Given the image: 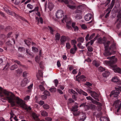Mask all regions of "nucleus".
<instances>
[{
    "label": "nucleus",
    "instance_id": "nucleus-17",
    "mask_svg": "<svg viewBox=\"0 0 121 121\" xmlns=\"http://www.w3.org/2000/svg\"><path fill=\"white\" fill-rule=\"evenodd\" d=\"M31 115L33 118L35 120H37L38 119L39 115H37L35 113L33 112Z\"/></svg>",
    "mask_w": 121,
    "mask_h": 121
},
{
    "label": "nucleus",
    "instance_id": "nucleus-25",
    "mask_svg": "<svg viewBox=\"0 0 121 121\" xmlns=\"http://www.w3.org/2000/svg\"><path fill=\"white\" fill-rule=\"evenodd\" d=\"M100 120L101 121H108V118L106 117H100Z\"/></svg>",
    "mask_w": 121,
    "mask_h": 121
},
{
    "label": "nucleus",
    "instance_id": "nucleus-34",
    "mask_svg": "<svg viewBox=\"0 0 121 121\" xmlns=\"http://www.w3.org/2000/svg\"><path fill=\"white\" fill-rule=\"evenodd\" d=\"M91 101L92 103L94 104L99 105H100V104L99 102L96 101L92 99Z\"/></svg>",
    "mask_w": 121,
    "mask_h": 121
},
{
    "label": "nucleus",
    "instance_id": "nucleus-36",
    "mask_svg": "<svg viewBox=\"0 0 121 121\" xmlns=\"http://www.w3.org/2000/svg\"><path fill=\"white\" fill-rule=\"evenodd\" d=\"M115 0H112L110 7H109L110 8L111 10L113 7L114 4L115 3Z\"/></svg>",
    "mask_w": 121,
    "mask_h": 121
},
{
    "label": "nucleus",
    "instance_id": "nucleus-64",
    "mask_svg": "<svg viewBox=\"0 0 121 121\" xmlns=\"http://www.w3.org/2000/svg\"><path fill=\"white\" fill-rule=\"evenodd\" d=\"M77 72L78 71L77 69H74L73 70L72 73L73 74H75L77 73Z\"/></svg>",
    "mask_w": 121,
    "mask_h": 121
},
{
    "label": "nucleus",
    "instance_id": "nucleus-60",
    "mask_svg": "<svg viewBox=\"0 0 121 121\" xmlns=\"http://www.w3.org/2000/svg\"><path fill=\"white\" fill-rule=\"evenodd\" d=\"M45 119L47 121H51L52 120V118L49 117H46L45 118Z\"/></svg>",
    "mask_w": 121,
    "mask_h": 121
},
{
    "label": "nucleus",
    "instance_id": "nucleus-37",
    "mask_svg": "<svg viewBox=\"0 0 121 121\" xmlns=\"http://www.w3.org/2000/svg\"><path fill=\"white\" fill-rule=\"evenodd\" d=\"M98 43H103V42L104 41L103 39H102L101 38H98L97 40Z\"/></svg>",
    "mask_w": 121,
    "mask_h": 121
},
{
    "label": "nucleus",
    "instance_id": "nucleus-3",
    "mask_svg": "<svg viewBox=\"0 0 121 121\" xmlns=\"http://www.w3.org/2000/svg\"><path fill=\"white\" fill-rule=\"evenodd\" d=\"M74 3L73 4V5L75 6L76 7L74 9L76 8L78 9L76 10L75 12V14L76 15L75 18L77 20L80 19L82 18V16H81L82 12L81 10L84 8V6L83 4H82L79 5L76 7L75 5H74Z\"/></svg>",
    "mask_w": 121,
    "mask_h": 121
},
{
    "label": "nucleus",
    "instance_id": "nucleus-12",
    "mask_svg": "<svg viewBox=\"0 0 121 121\" xmlns=\"http://www.w3.org/2000/svg\"><path fill=\"white\" fill-rule=\"evenodd\" d=\"M92 17V15L91 13L87 14L85 17V20L88 21L90 20Z\"/></svg>",
    "mask_w": 121,
    "mask_h": 121
},
{
    "label": "nucleus",
    "instance_id": "nucleus-38",
    "mask_svg": "<svg viewBox=\"0 0 121 121\" xmlns=\"http://www.w3.org/2000/svg\"><path fill=\"white\" fill-rule=\"evenodd\" d=\"M4 10L9 15H11L12 13L8 9H7L6 8H4Z\"/></svg>",
    "mask_w": 121,
    "mask_h": 121
},
{
    "label": "nucleus",
    "instance_id": "nucleus-47",
    "mask_svg": "<svg viewBox=\"0 0 121 121\" xmlns=\"http://www.w3.org/2000/svg\"><path fill=\"white\" fill-rule=\"evenodd\" d=\"M27 7L29 9H32L33 8V6L31 5L30 4H28L27 5Z\"/></svg>",
    "mask_w": 121,
    "mask_h": 121
},
{
    "label": "nucleus",
    "instance_id": "nucleus-10",
    "mask_svg": "<svg viewBox=\"0 0 121 121\" xmlns=\"http://www.w3.org/2000/svg\"><path fill=\"white\" fill-rule=\"evenodd\" d=\"M63 11L61 10H58L56 12V17L58 18H61L64 15Z\"/></svg>",
    "mask_w": 121,
    "mask_h": 121
},
{
    "label": "nucleus",
    "instance_id": "nucleus-19",
    "mask_svg": "<svg viewBox=\"0 0 121 121\" xmlns=\"http://www.w3.org/2000/svg\"><path fill=\"white\" fill-rule=\"evenodd\" d=\"M25 1V0H15L13 3L15 4L18 5L20 3H22Z\"/></svg>",
    "mask_w": 121,
    "mask_h": 121
},
{
    "label": "nucleus",
    "instance_id": "nucleus-11",
    "mask_svg": "<svg viewBox=\"0 0 121 121\" xmlns=\"http://www.w3.org/2000/svg\"><path fill=\"white\" fill-rule=\"evenodd\" d=\"M29 82V81L27 78H24L22 81L21 85L23 87L25 86Z\"/></svg>",
    "mask_w": 121,
    "mask_h": 121
},
{
    "label": "nucleus",
    "instance_id": "nucleus-20",
    "mask_svg": "<svg viewBox=\"0 0 121 121\" xmlns=\"http://www.w3.org/2000/svg\"><path fill=\"white\" fill-rule=\"evenodd\" d=\"M36 21L38 22V24L39 23L40 21L41 23L43 24V20L42 18L41 17H40L39 18L38 17H36L35 18Z\"/></svg>",
    "mask_w": 121,
    "mask_h": 121
},
{
    "label": "nucleus",
    "instance_id": "nucleus-63",
    "mask_svg": "<svg viewBox=\"0 0 121 121\" xmlns=\"http://www.w3.org/2000/svg\"><path fill=\"white\" fill-rule=\"evenodd\" d=\"M95 35V34L94 33L91 35L89 38V40L92 39L94 37Z\"/></svg>",
    "mask_w": 121,
    "mask_h": 121
},
{
    "label": "nucleus",
    "instance_id": "nucleus-2",
    "mask_svg": "<svg viewBox=\"0 0 121 121\" xmlns=\"http://www.w3.org/2000/svg\"><path fill=\"white\" fill-rule=\"evenodd\" d=\"M110 42L108 41L105 43H104L105 50L104 53V55L106 56L110 55L112 53H115V50L116 49L115 45L113 44L111 46L110 48H108V46L110 44Z\"/></svg>",
    "mask_w": 121,
    "mask_h": 121
},
{
    "label": "nucleus",
    "instance_id": "nucleus-51",
    "mask_svg": "<svg viewBox=\"0 0 121 121\" xmlns=\"http://www.w3.org/2000/svg\"><path fill=\"white\" fill-rule=\"evenodd\" d=\"M105 70V69L102 67H100L99 68V71L102 72Z\"/></svg>",
    "mask_w": 121,
    "mask_h": 121
},
{
    "label": "nucleus",
    "instance_id": "nucleus-61",
    "mask_svg": "<svg viewBox=\"0 0 121 121\" xmlns=\"http://www.w3.org/2000/svg\"><path fill=\"white\" fill-rule=\"evenodd\" d=\"M24 41L25 42L27 46H28V45L30 44V42L28 40H25Z\"/></svg>",
    "mask_w": 121,
    "mask_h": 121
},
{
    "label": "nucleus",
    "instance_id": "nucleus-1",
    "mask_svg": "<svg viewBox=\"0 0 121 121\" xmlns=\"http://www.w3.org/2000/svg\"><path fill=\"white\" fill-rule=\"evenodd\" d=\"M0 96L4 97L10 103L12 106L15 105L16 104L21 107L27 110H30L31 108L28 107L24 103L23 100L18 97H15L12 92L6 90H2V88L0 87Z\"/></svg>",
    "mask_w": 121,
    "mask_h": 121
},
{
    "label": "nucleus",
    "instance_id": "nucleus-32",
    "mask_svg": "<svg viewBox=\"0 0 121 121\" xmlns=\"http://www.w3.org/2000/svg\"><path fill=\"white\" fill-rule=\"evenodd\" d=\"M111 10L109 8H108L106 10V12L108 11V13L106 14L105 16V17L106 18H107L109 14L110 13L111 11Z\"/></svg>",
    "mask_w": 121,
    "mask_h": 121
},
{
    "label": "nucleus",
    "instance_id": "nucleus-48",
    "mask_svg": "<svg viewBox=\"0 0 121 121\" xmlns=\"http://www.w3.org/2000/svg\"><path fill=\"white\" fill-rule=\"evenodd\" d=\"M86 118V116L85 115H84L83 116L82 118H81L80 120V121H84Z\"/></svg>",
    "mask_w": 121,
    "mask_h": 121
},
{
    "label": "nucleus",
    "instance_id": "nucleus-54",
    "mask_svg": "<svg viewBox=\"0 0 121 121\" xmlns=\"http://www.w3.org/2000/svg\"><path fill=\"white\" fill-rule=\"evenodd\" d=\"M30 97L28 95H27L25 97L24 99L25 100L28 101L30 99Z\"/></svg>",
    "mask_w": 121,
    "mask_h": 121
},
{
    "label": "nucleus",
    "instance_id": "nucleus-29",
    "mask_svg": "<svg viewBox=\"0 0 121 121\" xmlns=\"http://www.w3.org/2000/svg\"><path fill=\"white\" fill-rule=\"evenodd\" d=\"M33 85V84H31L28 87V90L27 91L28 92H30L31 91Z\"/></svg>",
    "mask_w": 121,
    "mask_h": 121
},
{
    "label": "nucleus",
    "instance_id": "nucleus-53",
    "mask_svg": "<svg viewBox=\"0 0 121 121\" xmlns=\"http://www.w3.org/2000/svg\"><path fill=\"white\" fill-rule=\"evenodd\" d=\"M82 28L83 29H86L87 28L85 24H82L81 25Z\"/></svg>",
    "mask_w": 121,
    "mask_h": 121
},
{
    "label": "nucleus",
    "instance_id": "nucleus-41",
    "mask_svg": "<svg viewBox=\"0 0 121 121\" xmlns=\"http://www.w3.org/2000/svg\"><path fill=\"white\" fill-rule=\"evenodd\" d=\"M35 61L39 63L40 61V56H37L35 58Z\"/></svg>",
    "mask_w": 121,
    "mask_h": 121
},
{
    "label": "nucleus",
    "instance_id": "nucleus-56",
    "mask_svg": "<svg viewBox=\"0 0 121 121\" xmlns=\"http://www.w3.org/2000/svg\"><path fill=\"white\" fill-rule=\"evenodd\" d=\"M22 72V71L21 69H18L16 71V72L17 73H21Z\"/></svg>",
    "mask_w": 121,
    "mask_h": 121
},
{
    "label": "nucleus",
    "instance_id": "nucleus-33",
    "mask_svg": "<svg viewBox=\"0 0 121 121\" xmlns=\"http://www.w3.org/2000/svg\"><path fill=\"white\" fill-rule=\"evenodd\" d=\"M41 114L43 116H47L48 115V113L45 111H43L41 112Z\"/></svg>",
    "mask_w": 121,
    "mask_h": 121
},
{
    "label": "nucleus",
    "instance_id": "nucleus-22",
    "mask_svg": "<svg viewBox=\"0 0 121 121\" xmlns=\"http://www.w3.org/2000/svg\"><path fill=\"white\" fill-rule=\"evenodd\" d=\"M54 7L53 4L52 3L49 2L48 4V8L50 10H51Z\"/></svg>",
    "mask_w": 121,
    "mask_h": 121
},
{
    "label": "nucleus",
    "instance_id": "nucleus-8",
    "mask_svg": "<svg viewBox=\"0 0 121 121\" xmlns=\"http://www.w3.org/2000/svg\"><path fill=\"white\" fill-rule=\"evenodd\" d=\"M114 105L115 106L116 108H118L117 112H118L121 106V102L119 100H118L114 102Z\"/></svg>",
    "mask_w": 121,
    "mask_h": 121
},
{
    "label": "nucleus",
    "instance_id": "nucleus-50",
    "mask_svg": "<svg viewBox=\"0 0 121 121\" xmlns=\"http://www.w3.org/2000/svg\"><path fill=\"white\" fill-rule=\"evenodd\" d=\"M76 91L79 94H82V92L83 91L82 90H79L78 89H77Z\"/></svg>",
    "mask_w": 121,
    "mask_h": 121
},
{
    "label": "nucleus",
    "instance_id": "nucleus-27",
    "mask_svg": "<svg viewBox=\"0 0 121 121\" xmlns=\"http://www.w3.org/2000/svg\"><path fill=\"white\" fill-rule=\"evenodd\" d=\"M84 107L86 110H87V109H89V106L87 105H86V104L85 103H83L81 104L80 106V107Z\"/></svg>",
    "mask_w": 121,
    "mask_h": 121
},
{
    "label": "nucleus",
    "instance_id": "nucleus-44",
    "mask_svg": "<svg viewBox=\"0 0 121 121\" xmlns=\"http://www.w3.org/2000/svg\"><path fill=\"white\" fill-rule=\"evenodd\" d=\"M66 47L67 49H69L71 47L70 43H66Z\"/></svg>",
    "mask_w": 121,
    "mask_h": 121
},
{
    "label": "nucleus",
    "instance_id": "nucleus-14",
    "mask_svg": "<svg viewBox=\"0 0 121 121\" xmlns=\"http://www.w3.org/2000/svg\"><path fill=\"white\" fill-rule=\"evenodd\" d=\"M66 39L67 38L64 35L62 36L60 40L61 44L62 45L66 41Z\"/></svg>",
    "mask_w": 121,
    "mask_h": 121
},
{
    "label": "nucleus",
    "instance_id": "nucleus-13",
    "mask_svg": "<svg viewBox=\"0 0 121 121\" xmlns=\"http://www.w3.org/2000/svg\"><path fill=\"white\" fill-rule=\"evenodd\" d=\"M86 78L85 76L84 75H82L79 77L78 79H77V80L78 82H80V80L83 81H85L86 80Z\"/></svg>",
    "mask_w": 121,
    "mask_h": 121
},
{
    "label": "nucleus",
    "instance_id": "nucleus-4",
    "mask_svg": "<svg viewBox=\"0 0 121 121\" xmlns=\"http://www.w3.org/2000/svg\"><path fill=\"white\" fill-rule=\"evenodd\" d=\"M107 59L110 60L109 61L105 60V63L108 65H109L112 67V65H114V64L116 63L117 61V59L116 58L115 56H112L110 57L107 58Z\"/></svg>",
    "mask_w": 121,
    "mask_h": 121
},
{
    "label": "nucleus",
    "instance_id": "nucleus-55",
    "mask_svg": "<svg viewBox=\"0 0 121 121\" xmlns=\"http://www.w3.org/2000/svg\"><path fill=\"white\" fill-rule=\"evenodd\" d=\"M78 95V94H73V95H72V98H73L74 99H75V100H76V99H77V95Z\"/></svg>",
    "mask_w": 121,
    "mask_h": 121
},
{
    "label": "nucleus",
    "instance_id": "nucleus-16",
    "mask_svg": "<svg viewBox=\"0 0 121 121\" xmlns=\"http://www.w3.org/2000/svg\"><path fill=\"white\" fill-rule=\"evenodd\" d=\"M73 48H71L70 50V53L71 54H74L76 52L77 50V48L76 45H74L73 46Z\"/></svg>",
    "mask_w": 121,
    "mask_h": 121
},
{
    "label": "nucleus",
    "instance_id": "nucleus-26",
    "mask_svg": "<svg viewBox=\"0 0 121 121\" xmlns=\"http://www.w3.org/2000/svg\"><path fill=\"white\" fill-rule=\"evenodd\" d=\"M60 38V34L57 33L55 35V40L59 41Z\"/></svg>",
    "mask_w": 121,
    "mask_h": 121
},
{
    "label": "nucleus",
    "instance_id": "nucleus-5",
    "mask_svg": "<svg viewBox=\"0 0 121 121\" xmlns=\"http://www.w3.org/2000/svg\"><path fill=\"white\" fill-rule=\"evenodd\" d=\"M61 21L63 23H64V21L66 23V27L68 29H71V21L70 19L67 18V17L65 16L64 17L63 19Z\"/></svg>",
    "mask_w": 121,
    "mask_h": 121
},
{
    "label": "nucleus",
    "instance_id": "nucleus-24",
    "mask_svg": "<svg viewBox=\"0 0 121 121\" xmlns=\"http://www.w3.org/2000/svg\"><path fill=\"white\" fill-rule=\"evenodd\" d=\"M91 96L93 98L95 99L96 97L98 96V95L94 91H92L91 93Z\"/></svg>",
    "mask_w": 121,
    "mask_h": 121
},
{
    "label": "nucleus",
    "instance_id": "nucleus-57",
    "mask_svg": "<svg viewBox=\"0 0 121 121\" xmlns=\"http://www.w3.org/2000/svg\"><path fill=\"white\" fill-rule=\"evenodd\" d=\"M42 99H46L47 97L46 95H44V94L42 95L41 96Z\"/></svg>",
    "mask_w": 121,
    "mask_h": 121
},
{
    "label": "nucleus",
    "instance_id": "nucleus-39",
    "mask_svg": "<svg viewBox=\"0 0 121 121\" xmlns=\"http://www.w3.org/2000/svg\"><path fill=\"white\" fill-rule=\"evenodd\" d=\"M78 46L79 48L81 49H83L85 47L83 46L82 45V44L81 43H79L78 44Z\"/></svg>",
    "mask_w": 121,
    "mask_h": 121
},
{
    "label": "nucleus",
    "instance_id": "nucleus-7",
    "mask_svg": "<svg viewBox=\"0 0 121 121\" xmlns=\"http://www.w3.org/2000/svg\"><path fill=\"white\" fill-rule=\"evenodd\" d=\"M115 88V90L111 92V95H113V96L116 99H118V95L120 93L119 91H121V88L120 87H118L117 88Z\"/></svg>",
    "mask_w": 121,
    "mask_h": 121
},
{
    "label": "nucleus",
    "instance_id": "nucleus-35",
    "mask_svg": "<svg viewBox=\"0 0 121 121\" xmlns=\"http://www.w3.org/2000/svg\"><path fill=\"white\" fill-rule=\"evenodd\" d=\"M49 90L51 92L54 93L56 92V89L54 87H52Z\"/></svg>",
    "mask_w": 121,
    "mask_h": 121
},
{
    "label": "nucleus",
    "instance_id": "nucleus-62",
    "mask_svg": "<svg viewBox=\"0 0 121 121\" xmlns=\"http://www.w3.org/2000/svg\"><path fill=\"white\" fill-rule=\"evenodd\" d=\"M117 17L118 18V19L117 20V21H118L119 20V19L121 18V13H119L117 16Z\"/></svg>",
    "mask_w": 121,
    "mask_h": 121
},
{
    "label": "nucleus",
    "instance_id": "nucleus-45",
    "mask_svg": "<svg viewBox=\"0 0 121 121\" xmlns=\"http://www.w3.org/2000/svg\"><path fill=\"white\" fill-rule=\"evenodd\" d=\"M32 51L35 52H36L38 51V49L36 48L33 47H32Z\"/></svg>",
    "mask_w": 121,
    "mask_h": 121
},
{
    "label": "nucleus",
    "instance_id": "nucleus-43",
    "mask_svg": "<svg viewBox=\"0 0 121 121\" xmlns=\"http://www.w3.org/2000/svg\"><path fill=\"white\" fill-rule=\"evenodd\" d=\"M43 93L44 94L46 95L47 96H50V95L49 92L48 91H44Z\"/></svg>",
    "mask_w": 121,
    "mask_h": 121
},
{
    "label": "nucleus",
    "instance_id": "nucleus-21",
    "mask_svg": "<svg viewBox=\"0 0 121 121\" xmlns=\"http://www.w3.org/2000/svg\"><path fill=\"white\" fill-rule=\"evenodd\" d=\"M110 72L108 70H106L103 73V76L105 77H107L110 75Z\"/></svg>",
    "mask_w": 121,
    "mask_h": 121
},
{
    "label": "nucleus",
    "instance_id": "nucleus-58",
    "mask_svg": "<svg viewBox=\"0 0 121 121\" xmlns=\"http://www.w3.org/2000/svg\"><path fill=\"white\" fill-rule=\"evenodd\" d=\"M18 49L20 51H22L24 50V49L22 47H19L18 48Z\"/></svg>",
    "mask_w": 121,
    "mask_h": 121
},
{
    "label": "nucleus",
    "instance_id": "nucleus-59",
    "mask_svg": "<svg viewBox=\"0 0 121 121\" xmlns=\"http://www.w3.org/2000/svg\"><path fill=\"white\" fill-rule=\"evenodd\" d=\"M68 102L69 103H71L73 102L74 101L71 98L69 99L68 100Z\"/></svg>",
    "mask_w": 121,
    "mask_h": 121
},
{
    "label": "nucleus",
    "instance_id": "nucleus-31",
    "mask_svg": "<svg viewBox=\"0 0 121 121\" xmlns=\"http://www.w3.org/2000/svg\"><path fill=\"white\" fill-rule=\"evenodd\" d=\"M84 41V38L82 37H80L78 38L77 40L78 42L79 43L83 42Z\"/></svg>",
    "mask_w": 121,
    "mask_h": 121
},
{
    "label": "nucleus",
    "instance_id": "nucleus-18",
    "mask_svg": "<svg viewBox=\"0 0 121 121\" xmlns=\"http://www.w3.org/2000/svg\"><path fill=\"white\" fill-rule=\"evenodd\" d=\"M78 107L77 104H75V105L73 106L72 108H71V110L72 111L74 112L78 110Z\"/></svg>",
    "mask_w": 121,
    "mask_h": 121
},
{
    "label": "nucleus",
    "instance_id": "nucleus-9",
    "mask_svg": "<svg viewBox=\"0 0 121 121\" xmlns=\"http://www.w3.org/2000/svg\"><path fill=\"white\" fill-rule=\"evenodd\" d=\"M112 69L116 73H118L121 74V69L119 67H118L117 65H112Z\"/></svg>",
    "mask_w": 121,
    "mask_h": 121
},
{
    "label": "nucleus",
    "instance_id": "nucleus-15",
    "mask_svg": "<svg viewBox=\"0 0 121 121\" xmlns=\"http://www.w3.org/2000/svg\"><path fill=\"white\" fill-rule=\"evenodd\" d=\"M45 84V82H43L42 83H41V84L39 85V88L41 91H43L45 90V88L44 87Z\"/></svg>",
    "mask_w": 121,
    "mask_h": 121
},
{
    "label": "nucleus",
    "instance_id": "nucleus-40",
    "mask_svg": "<svg viewBox=\"0 0 121 121\" xmlns=\"http://www.w3.org/2000/svg\"><path fill=\"white\" fill-rule=\"evenodd\" d=\"M48 28L49 30L50 31V33L52 34H53V32L54 31L53 29V28L51 27H50L49 26H48Z\"/></svg>",
    "mask_w": 121,
    "mask_h": 121
},
{
    "label": "nucleus",
    "instance_id": "nucleus-30",
    "mask_svg": "<svg viewBox=\"0 0 121 121\" xmlns=\"http://www.w3.org/2000/svg\"><path fill=\"white\" fill-rule=\"evenodd\" d=\"M17 66L16 64H14L12 65L10 67V69L11 70H13L17 68Z\"/></svg>",
    "mask_w": 121,
    "mask_h": 121
},
{
    "label": "nucleus",
    "instance_id": "nucleus-6",
    "mask_svg": "<svg viewBox=\"0 0 121 121\" xmlns=\"http://www.w3.org/2000/svg\"><path fill=\"white\" fill-rule=\"evenodd\" d=\"M58 1L61 2H64L66 4H68L67 6L71 9H74L75 7L73 5L74 3L71 1L69 2L68 0H57Z\"/></svg>",
    "mask_w": 121,
    "mask_h": 121
},
{
    "label": "nucleus",
    "instance_id": "nucleus-46",
    "mask_svg": "<svg viewBox=\"0 0 121 121\" xmlns=\"http://www.w3.org/2000/svg\"><path fill=\"white\" fill-rule=\"evenodd\" d=\"M56 87H57L58 83V81L57 79H55L53 81Z\"/></svg>",
    "mask_w": 121,
    "mask_h": 121
},
{
    "label": "nucleus",
    "instance_id": "nucleus-49",
    "mask_svg": "<svg viewBox=\"0 0 121 121\" xmlns=\"http://www.w3.org/2000/svg\"><path fill=\"white\" fill-rule=\"evenodd\" d=\"M71 43L72 45H76L75 44L77 43L76 41L75 40H71Z\"/></svg>",
    "mask_w": 121,
    "mask_h": 121
},
{
    "label": "nucleus",
    "instance_id": "nucleus-52",
    "mask_svg": "<svg viewBox=\"0 0 121 121\" xmlns=\"http://www.w3.org/2000/svg\"><path fill=\"white\" fill-rule=\"evenodd\" d=\"M88 51L89 52H92L93 51V49L91 46H89L87 48Z\"/></svg>",
    "mask_w": 121,
    "mask_h": 121
},
{
    "label": "nucleus",
    "instance_id": "nucleus-23",
    "mask_svg": "<svg viewBox=\"0 0 121 121\" xmlns=\"http://www.w3.org/2000/svg\"><path fill=\"white\" fill-rule=\"evenodd\" d=\"M93 64L96 67H98L100 65L99 62L96 60H95L93 61Z\"/></svg>",
    "mask_w": 121,
    "mask_h": 121
},
{
    "label": "nucleus",
    "instance_id": "nucleus-42",
    "mask_svg": "<svg viewBox=\"0 0 121 121\" xmlns=\"http://www.w3.org/2000/svg\"><path fill=\"white\" fill-rule=\"evenodd\" d=\"M43 107L45 109H48L49 108V106L47 104H45L43 106Z\"/></svg>",
    "mask_w": 121,
    "mask_h": 121
},
{
    "label": "nucleus",
    "instance_id": "nucleus-28",
    "mask_svg": "<svg viewBox=\"0 0 121 121\" xmlns=\"http://www.w3.org/2000/svg\"><path fill=\"white\" fill-rule=\"evenodd\" d=\"M118 78L117 76H115L112 78L111 79L112 81L115 82H117L118 80Z\"/></svg>",
    "mask_w": 121,
    "mask_h": 121
}]
</instances>
